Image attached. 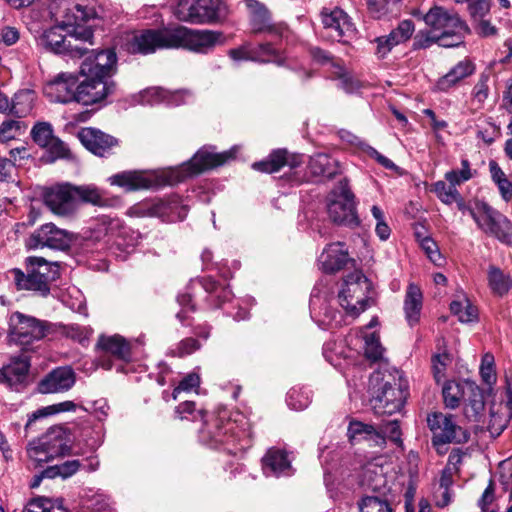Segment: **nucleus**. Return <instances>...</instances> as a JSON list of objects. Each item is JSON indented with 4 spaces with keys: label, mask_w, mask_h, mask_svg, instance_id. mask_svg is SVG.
<instances>
[{
    "label": "nucleus",
    "mask_w": 512,
    "mask_h": 512,
    "mask_svg": "<svg viewBox=\"0 0 512 512\" xmlns=\"http://www.w3.org/2000/svg\"><path fill=\"white\" fill-rule=\"evenodd\" d=\"M224 43L223 33L209 29H190L182 25L161 29L134 31L127 35L126 49L132 54H151L158 49H186L199 54L209 53Z\"/></svg>",
    "instance_id": "1"
},
{
    "label": "nucleus",
    "mask_w": 512,
    "mask_h": 512,
    "mask_svg": "<svg viewBox=\"0 0 512 512\" xmlns=\"http://www.w3.org/2000/svg\"><path fill=\"white\" fill-rule=\"evenodd\" d=\"M430 31H420L415 36L414 47L425 49L433 43L443 47H456L463 43L469 33V27L457 13L448 11L441 6H434L424 16Z\"/></svg>",
    "instance_id": "2"
},
{
    "label": "nucleus",
    "mask_w": 512,
    "mask_h": 512,
    "mask_svg": "<svg viewBox=\"0 0 512 512\" xmlns=\"http://www.w3.org/2000/svg\"><path fill=\"white\" fill-rule=\"evenodd\" d=\"M49 11L54 21L71 28L70 38L75 42L94 45V33L87 21L96 16L93 0H52Z\"/></svg>",
    "instance_id": "3"
},
{
    "label": "nucleus",
    "mask_w": 512,
    "mask_h": 512,
    "mask_svg": "<svg viewBox=\"0 0 512 512\" xmlns=\"http://www.w3.org/2000/svg\"><path fill=\"white\" fill-rule=\"evenodd\" d=\"M235 155L236 148L218 153L214 146H204L188 162L168 170L165 174V182L168 185L182 182L188 177L227 163L234 159Z\"/></svg>",
    "instance_id": "4"
},
{
    "label": "nucleus",
    "mask_w": 512,
    "mask_h": 512,
    "mask_svg": "<svg viewBox=\"0 0 512 512\" xmlns=\"http://www.w3.org/2000/svg\"><path fill=\"white\" fill-rule=\"evenodd\" d=\"M372 283L359 270L348 274L338 292V302L348 316L358 317L369 306Z\"/></svg>",
    "instance_id": "5"
},
{
    "label": "nucleus",
    "mask_w": 512,
    "mask_h": 512,
    "mask_svg": "<svg viewBox=\"0 0 512 512\" xmlns=\"http://www.w3.org/2000/svg\"><path fill=\"white\" fill-rule=\"evenodd\" d=\"M470 216L485 234L497 238L506 245H512V223L499 211L484 202H476Z\"/></svg>",
    "instance_id": "6"
},
{
    "label": "nucleus",
    "mask_w": 512,
    "mask_h": 512,
    "mask_svg": "<svg viewBox=\"0 0 512 512\" xmlns=\"http://www.w3.org/2000/svg\"><path fill=\"white\" fill-rule=\"evenodd\" d=\"M222 9L221 0H179L174 15L190 24H213L220 19Z\"/></svg>",
    "instance_id": "7"
},
{
    "label": "nucleus",
    "mask_w": 512,
    "mask_h": 512,
    "mask_svg": "<svg viewBox=\"0 0 512 512\" xmlns=\"http://www.w3.org/2000/svg\"><path fill=\"white\" fill-rule=\"evenodd\" d=\"M8 324V342L23 347L43 339L48 331V325L45 321L21 312L12 313Z\"/></svg>",
    "instance_id": "8"
},
{
    "label": "nucleus",
    "mask_w": 512,
    "mask_h": 512,
    "mask_svg": "<svg viewBox=\"0 0 512 512\" xmlns=\"http://www.w3.org/2000/svg\"><path fill=\"white\" fill-rule=\"evenodd\" d=\"M197 416L203 422L199 430V439L203 444L215 449L222 448L229 453H236L237 449L234 447L236 436L233 422L228 421L220 426V421L217 418L205 419L206 415L203 411H198L193 419H196Z\"/></svg>",
    "instance_id": "9"
},
{
    "label": "nucleus",
    "mask_w": 512,
    "mask_h": 512,
    "mask_svg": "<svg viewBox=\"0 0 512 512\" xmlns=\"http://www.w3.org/2000/svg\"><path fill=\"white\" fill-rule=\"evenodd\" d=\"M327 211L334 223L348 226L358 225L354 195L346 179L341 180L331 191Z\"/></svg>",
    "instance_id": "10"
},
{
    "label": "nucleus",
    "mask_w": 512,
    "mask_h": 512,
    "mask_svg": "<svg viewBox=\"0 0 512 512\" xmlns=\"http://www.w3.org/2000/svg\"><path fill=\"white\" fill-rule=\"evenodd\" d=\"M70 32L71 28L62 27L57 23V25L44 30L38 41L46 50L55 54L80 57L88 51L85 46L87 43H73L75 38H70Z\"/></svg>",
    "instance_id": "11"
},
{
    "label": "nucleus",
    "mask_w": 512,
    "mask_h": 512,
    "mask_svg": "<svg viewBox=\"0 0 512 512\" xmlns=\"http://www.w3.org/2000/svg\"><path fill=\"white\" fill-rule=\"evenodd\" d=\"M76 235L66 229L59 228L54 223H45L37 228L29 237V248H49L64 251L70 248Z\"/></svg>",
    "instance_id": "12"
},
{
    "label": "nucleus",
    "mask_w": 512,
    "mask_h": 512,
    "mask_svg": "<svg viewBox=\"0 0 512 512\" xmlns=\"http://www.w3.org/2000/svg\"><path fill=\"white\" fill-rule=\"evenodd\" d=\"M117 72V55L114 49L92 50L82 61L79 74L81 77L112 80Z\"/></svg>",
    "instance_id": "13"
},
{
    "label": "nucleus",
    "mask_w": 512,
    "mask_h": 512,
    "mask_svg": "<svg viewBox=\"0 0 512 512\" xmlns=\"http://www.w3.org/2000/svg\"><path fill=\"white\" fill-rule=\"evenodd\" d=\"M427 425L433 433L434 446L439 447L452 442L462 443L469 439V434L454 423L452 416L440 412L431 413L427 416Z\"/></svg>",
    "instance_id": "14"
},
{
    "label": "nucleus",
    "mask_w": 512,
    "mask_h": 512,
    "mask_svg": "<svg viewBox=\"0 0 512 512\" xmlns=\"http://www.w3.org/2000/svg\"><path fill=\"white\" fill-rule=\"evenodd\" d=\"M76 87V102L84 106L103 103L110 95L116 92L117 84L114 80L82 77Z\"/></svg>",
    "instance_id": "15"
},
{
    "label": "nucleus",
    "mask_w": 512,
    "mask_h": 512,
    "mask_svg": "<svg viewBox=\"0 0 512 512\" xmlns=\"http://www.w3.org/2000/svg\"><path fill=\"white\" fill-rule=\"evenodd\" d=\"M96 349L98 351V365L106 370L113 367L110 357L119 361H128L131 357L130 344L120 335L100 336L98 338Z\"/></svg>",
    "instance_id": "16"
},
{
    "label": "nucleus",
    "mask_w": 512,
    "mask_h": 512,
    "mask_svg": "<svg viewBox=\"0 0 512 512\" xmlns=\"http://www.w3.org/2000/svg\"><path fill=\"white\" fill-rule=\"evenodd\" d=\"M43 197L45 205L55 215L70 217L78 210V202L70 183L56 185L47 189Z\"/></svg>",
    "instance_id": "17"
},
{
    "label": "nucleus",
    "mask_w": 512,
    "mask_h": 512,
    "mask_svg": "<svg viewBox=\"0 0 512 512\" xmlns=\"http://www.w3.org/2000/svg\"><path fill=\"white\" fill-rule=\"evenodd\" d=\"M245 4L248 9L251 30L254 34L282 35L285 26L273 22L271 12L265 4L257 0H246Z\"/></svg>",
    "instance_id": "18"
},
{
    "label": "nucleus",
    "mask_w": 512,
    "mask_h": 512,
    "mask_svg": "<svg viewBox=\"0 0 512 512\" xmlns=\"http://www.w3.org/2000/svg\"><path fill=\"white\" fill-rule=\"evenodd\" d=\"M134 209L139 215L159 217L168 222L181 221L187 216V209L180 205L178 198L160 199Z\"/></svg>",
    "instance_id": "19"
},
{
    "label": "nucleus",
    "mask_w": 512,
    "mask_h": 512,
    "mask_svg": "<svg viewBox=\"0 0 512 512\" xmlns=\"http://www.w3.org/2000/svg\"><path fill=\"white\" fill-rule=\"evenodd\" d=\"M77 78L72 73H60L44 86V95L55 103L76 102Z\"/></svg>",
    "instance_id": "20"
},
{
    "label": "nucleus",
    "mask_w": 512,
    "mask_h": 512,
    "mask_svg": "<svg viewBox=\"0 0 512 512\" xmlns=\"http://www.w3.org/2000/svg\"><path fill=\"white\" fill-rule=\"evenodd\" d=\"M81 143L93 154L105 157L118 146V140L95 128H83L79 134Z\"/></svg>",
    "instance_id": "21"
},
{
    "label": "nucleus",
    "mask_w": 512,
    "mask_h": 512,
    "mask_svg": "<svg viewBox=\"0 0 512 512\" xmlns=\"http://www.w3.org/2000/svg\"><path fill=\"white\" fill-rule=\"evenodd\" d=\"M359 484L365 491H371L381 496H385L389 490L384 468L377 461H370L362 467Z\"/></svg>",
    "instance_id": "22"
},
{
    "label": "nucleus",
    "mask_w": 512,
    "mask_h": 512,
    "mask_svg": "<svg viewBox=\"0 0 512 512\" xmlns=\"http://www.w3.org/2000/svg\"><path fill=\"white\" fill-rule=\"evenodd\" d=\"M302 162L301 155L290 154L286 149H277L270 153L265 160L253 163L252 168L264 173H274L284 166L296 168Z\"/></svg>",
    "instance_id": "23"
},
{
    "label": "nucleus",
    "mask_w": 512,
    "mask_h": 512,
    "mask_svg": "<svg viewBox=\"0 0 512 512\" xmlns=\"http://www.w3.org/2000/svg\"><path fill=\"white\" fill-rule=\"evenodd\" d=\"M408 386H383L381 394L375 399L374 407L385 414L400 412L404 407Z\"/></svg>",
    "instance_id": "24"
},
{
    "label": "nucleus",
    "mask_w": 512,
    "mask_h": 512,
    "mask_svg": "<svg viewBox=\"0 0 512 512\" xmlns=\"http://www.w3.org/2000/svg\"><path fill=\"white\" fill-rule=\"evenodd\" d=\"M322 23L326 31L325 37L340 42L347 32L352 30L348 15L339 8L329 13H322Z\"/></svg>",
    "instance_id": "25"
},
{
    "label": "nucleus",
    "mask_w": 512,
    "mask_h": 512,
    "mask_svg": "<svg viewBox=\"0 0 512 512\" xmlns=\"http://www.w3.org/2000/svg\"><path fill=\"white\" fill-rule=\"evenodd\" d=\"M262 470L266 476H289L292 472L291 461L284 450L271 448L262 458Z\"/></svg>",
    "instance_id": "26"
},
{
    "label": "nucleus",
    "mask_w": 512,
    "mask_h": 512,
    "mask_svg": "<svg viewBox=\"0 0 512 512\" xmlns=\"http://www.w3.org/2000/svg\"><path fill=\"white\" fill-rule=\"evenodd\" d=\"M344 244L336 242L329 244L319 257V265L326 273H335L343 269L349 261Z\"/></svg>",
    "instance_id": "27"
},
{
    "label": "nucleus",
    "mask_w": 512,
    "mask_h": 512,
    "mask_svg": "<svg viewBox=\"0 0 512 512\" xmlns=\"http://www.w3.org/2000/svg\"><path fill=\"white\" fill-rule=\"evenodd\" d=\"M77 202L98 207H110L118 202V198H108L105 191L94 184L72 185Z\"/></svg>",
    "instance_id": "28"
},
{
    "label": "nucleus",
    "mask_w": 512,
    "mask_h": 512,
    "mask_svg": "<svg viewBox=\"0 0 512 512\" xmlns=\"http://www.w3.org/2000/svg\"><path fill=\"white\" fill-rule=\"evenodd\" d=\"M30 369V359L25 356L12 357L10 362L0 369V382L22 384L26 381Z\"/></svg>",
    "instance_id": "29"
},
{
    "label": "nucleus",
    "mask_w": 512,
    "mask_h": 512,
    "mask_svg": "<svg viewBox=\"0 0 512 512\" xmlns=\"http://www.w3.org/2000/svg\"><path fill=\"white\" fill-rule=\"evenodd\" d=\"M308 171L315 178L332 179L340 174L341 167L338 160L328 154L318 153L310 157Z\"/></svg>",
    "instance_id": "30"
},
{
    "label": "nucleus",
    "mask_w": 512,
    "mask_h": 512,
    "mask_svg": "<svg viewBox=\"0 0 512 512\" xmlns=\"http://www.w3.org/2000/svg\"><path fill=\"white\" fill-rule=\"evenodd\" d=\"M65 429L60 426L50 428L43 436L37 441L40 447L48 450V453L54 458L57 456H64L70 453V447L65 442Z\"/></svg>",
    "instance_id": "31"
},
{
    "label": "nucleus",
    "mask_w": 512,
    "mask_h": 512,
    "mask_svg": "<svg viewBox=\"0 0 512 512\" xmlns=\"http://www.w3.org/2000/svg\"><path fill=\"white\" fill-rule=\"evenodd\" d=\"M111 185L124 188L126 191L148 189L152 187L153 180L140 171H124L109 177Z\"/></svg>",
    "instance_id": "32"
},
{
    "label": "nucleus",
    "mask_w": 512,
    "mask_h": 512,
    "mask_svg": "<svg viewBox=\"0 0 512 512\" xmlns=\"http://www.w3.org/2000/svg\"><path fill=\"white\" fill-rule=\"evenodd\" d=\"M10 273L18 290H31L43 297L49 294L50 286L44 280H41L30 268H28L27 275L20 269H13Z\"/></svg>",
    "instance_id": "33"
},
{
    "label": "nucleus",
    "mask_w": 512,
    "mask_h": 512,
    "mask_svg": "<svg viewBox=\"0 0 512 512\" xmlns=\"http://www.w3.org/2000/svg\"><path fill=\"white\" fill-rule=\"evenodd\" d=\"M475 71V65L472 61L464 59L457 63L451 70L441 77L436 84V87L440 91H448L454 87L461 80L469 77Z\"/></svg>",
    "instance_id": "34"
},
{
    "label": "nucleus",
    "mask_w": 512,
    "mask_h": 512,
    "mask_svg": "<svg viewBox=\"0 0 512 512\" xmlns=\"http://www.w3.org/2000/svg\"><path fill=\"white\" fill-rule=\"evenodd\" d=\"M466 396H464V413L466 417L473 421H478L485 409L484 390L481 386H465Z\"/></svg>",
    "instance_id": "35"
},
{
    "label": "nucleus",
    "mask_w": 512,
    "mask_h": 512,
    "mask_svg": "<svg viewBox=\"0 0 512 512\" xmlns=\"http://www.w3.org/2000/svg\"><path fill=\"white\" fill-rule=\"evenodd\" d=\"M422 308V292L415 284L408 286L405 301L404 311L406 320L410 326H414L420 319V312Z\"/></svg>",
    "instance_id": "36"
},
{
    "label": "nucleus",
    "mask_w": 512,
    "mask_h": 512,
    "mask_svg": "<svg viewBox=\"0 0 512 512\" xmlns=\"http://www.w3.org/2000/svg\"><path fill=\"white\" fill-rule=\"evenodd\" d=\"M188 91H169L161 87H153L144 91L143 97L150 104L166 102L168 105H180L184 103V98Z\"/></svg>",
    "instance_id": "37"
},
{
    "label": "nucleus",
    "mask_w": 512,
    "mask_h": 512,
    "mask_svg": "<svg viewBox=\"0 0 512 512\" xmlns=\"http://www.w3.org/2000/svg\"><path fill=\"white\" fill-rule=\"evenodd\" d=\"M200 386H175L171 396L174 400H182L179 406L176 408V413L182 415L184 412L189 414L194 411V402L189 398L192 393L198 394V388ZM184 419V416H180Z\"/></svg>",
    "instance_id": "38"
},
{
    "label": "nucleus",
    "mask_w": 512,
    "mask_h": 512,
    "mask_svg": "<svg viewBox=\"0 0 512 512\" xmlns=\"http://www.w3.org/2000/svg\"><path fill=\"white\" fill-rule=\"evenodd\" d=\"M23 512H67V510L63 507L61 499L37 497L27 503Z\"/></svg>",
    "instance_id": "39"
},
{
    "label": "nucleus",
    "mask_w": 512,
    "mask_h": 512,
    "mask_svg": "<svg viewBox=\"0 0 512 512\" xmlns=\"http://www.w3.org/2000/svg\"><path fill=\"white\" fill-rule=\"evenodd\" d=\"M488 280L490 288L498 295L506 294L512 286L510 277L495 266L489 267Z\"/></svg>",
    "instance_id": "40"
},
{
    "label": "nucleus",
    "mask_w": 512,
    "mask_h": 512,
    "mask_svg": "<svg viewBox=\"0 0 512 512\" xmlns=\"http://www.w3.org/2000/svg\"><path fill=\"white\" fill-rule=\"evenodd\" d=\"M77 405L73 401H63L57 404L42 407L31 414L26 424L28 428L31 423L39 418L51 416L61 412L75 411Z\"/></svg>",
    "instance_id": "41"
},
{
    "label": "nucleus",
    "mask_w": 512,
    "mask_h": 512,
    "mask_svg": "<svg viewBox=\"0 0 512 512\" xmlns=\"http://www.w3.org/2000/svg\"><path fill=\"white\" fill-rule=\"evenodd\" d=\"M75 373L70 366H61L49 372L39 384H74Z\"/></svg>",
    "instance_id": "42"
},
{
    "label": "nucleus",
    "mask_w": 512,
    "mask_h": 512,
    "mask_svg": "<svg viewBox=\"0 0 512 512\" xmlns=\"http://www.w3.org/2000/svg\"><path fill=\"white\" fill-rule=\"evenodd\" d=\"M287 404L290 408L300 411L311 402L310 394L303 386H293L287 393Z\"/></svg>",
    "instance_id": "43"
},
{
    "label": "nucleus",
    "mask_w": 512,
    "mask_h": 512,
    "mask_svg": "<svg viewBox=\"0 0 512 512\" xmlns=\"http://www.w3.org/2000/svg\"><path fill=\"white\" fill-rule=\"evenodd\" d=\"M450 310L462 323H469L477 319V308L468 299L453 301L450 304Z\"/></svg>",
    "instance_id": "44"
},
{
    "label": "nucleus",
    "mask_w": 512,
    "mask_h": 512,
    "mask_svg": "<svg viewBox=\"0 0 512 512\" xmlns=\"http://www.w3.org/2000/svg\"><path fill=\"white\" fill-rule=\"evenodd\" d=\"M360 512H392L387 499L381 495H367L359 503Z\"/></svg>",
    "instance_id": "45"
},
{
    "label": "nucleus",
    "mask_w": 512,
    "mask_h": 512,
    "mask_svg": "<svg viewBox=\"0 0 512 512\" xmlns=\"http://www.w3.org/2000/svg\"><path fill=\"white\" fill-rule=\"evenodd\" d=\"M364 353L367 359L376 362L382 359L384 348L380 343L379 335L375 332L364 335Z\"/></svg>",
    "instance_id": "46"
},
{
    "label": "nucleus",
    "mask_w": 512,
    "mask_h": 512,
    "mask_svg": "<svg viewBox=\"0 0 512 512\" xmlns=\"http://www.w3.org/2000/svg\"><path fill=\"white\" fill-rule=\"evenodd\" d=\"M442 395L446 407L455 409L464 402L466 396L465 386H443Z\"/></svg>",
    "instance_id": "47"
},
{
    "label": "nucleus",
    "mask_w": 512,
    "mask_h": 512,
    "mask_svg": "<svg viewBox=\"0 0 512 512\" xmlns=\"http://www.w3.org/2000/svg\"><path fill=\"white\" fill-rule=\"evenodd\" d=\"M414 30L415 26L411 20H403L387 35V37L395 47L407 41L412 36Z\"/></svg>",
    "instance_id": "48"
},
{
    "label": "nucleus",
    "mask_w": 512,
    "mask_h": 512,
    "mask_svg": "<svg viewBox=\"0 0 512 512\" xmlns=\"http://www.w3.org/2000/svg\"><path fill=\"white\" fill-rule=\"evenodd\" d=\"M436 194L438 199L444 204H452L455 200L459 199V191L457 188L450 186L445 181H437L433 184L431 189Z\"/></svg>",
    "instance_id": "49"
},
{
    "label": "nucleus",
    "mask_w": 512,
    "mask_h": 512,
    "mask_svg": "<svg viewBox=\"0 0 512 512\" xmlns=\"http://www.w3.org/2000/svg\"><path fill=\"white\" fill-rule=\"evenodd\" d=\"M28 261V268L35 272L41 280H44L47 285L55 279V271H52L51 265L44 258L31 257Z\"/></svg>",
    "instance_id": "50"
},
{
    "label": "nucleus",
    "mask_w": 512,
    "mask_h": 512,
    "mask_svg": "<svg viewBox=\"0 0 512 512\" xmlns=\"http://www.w3.org/2000/svg\"><path fill=\"white\" fill-rule=\"evenodd\" d=\"M461 170H451L445 173V180L450 186L457 188V185L464 183L472 178L470 163L467 159H462Z\"/></svg>",
    "instance_id": "51"
},
{
    "label": "nucleus",
    "mask_w": 512,
    "mask_h": 512,
    "mask_svg": "<svg viewBox=\"0 0 512 512\" xmlns=\"http://www.w3.org/2000/svg\"><path fill=\"white\" fill-rule=\"evenodd\" d=\"M450 363L451 356L445 351L432 357V373L437 384L444 381L445 371Z\"/></svg>",
    "instance_id": "52"
},
{
    "label": "nucleus",
    "mask_w": 512,
    "mask_h": 512,
    "mask_svg": "<svg viewBox=\"0 0 512 512\" xmlns=\"http://www.w3.org/2000/svg\"><path fill=\"white\" fill-rule=\"evenodd\" d=\"M25 126L19 120H7L0 125V142H7L20 136Z\"/></svg>",
    "instance_id": "53"
},
{
    "label": "nucleus",
    "mask_w": 512,
    "mask_h": 512,
    "mask_svg": "<svg viewBox=\"0 0 512 512\" xmlns=\"http://www.w3.org/2000/svg\"><path fill=\"white\" fill-rule=\"evenodd\" d=\"M32 139L41 147H46L54 137L52 126L47 122H39L31 130Z\"/></svg>",
    "instance_id": "54"
},
{
    "label": "nucleus",
    "mask_w": 512,
    "mask_h": 512,
    "mask_svg": "<svg viewBox=\"0 0 512 512\" xmlns=\"http://www.w3.org/2000/svg\"><path fill=\"white\" fill-rule=\"evenodd\" d=\"M228 55L235 61H265L268 60L264 58L260 53L253 50L249 44L242 45L238 48L230 49L228 51Z\"/></svg>",
    "instance_id": "55"
},
{
    "label": "nucleus",
    "mask_w": 512,
    "mask_h": 512,
    "mask_svg": "<svg viewBox=\"0 0 512 512\" xmlns=\"http://www.w3.org/2000/svg\"><path fill=\"white\" fill-rule=\"evenodd\" d=\"M347 435L350 441L356 440L359 436L364 438L379 436L380 433L369 424L362 423L360 421H351L348 426Z\"/></svg>",
    "instance_id": "56"
},
{
    "label": "nucleus",
    "mask_w": 512,
    "mask_h": 512,
    "mask_svg": "<svg viewBox=\"0 0 512 512\" xmlns=\"http://www.w3.org/2000/svg\"><path fill=\"white\" fill-rule=\"evenodd\" d=\"M479 370L482 381L485 384H494L496 382L494 356L492 354L486 353L483 355Z\"/></svg>",
    "instance_id": "57"
},
{
    "label": "nucleus",
    "mask_w": 512,
    "mask_h": 512,
    "mask_svg": "<svg viewBox=\"0 0 512 512\" xmlns=\"http://www.w3.org/2000/svg\"><path fill=\"white\" fill-rule=\"evenodd\" d=\"M336 68L335 75L339 79L340 87L347 93H353L358 90L360 85L343 67L333 64Z\"/></svg>",
    "instance_id": "58"
},
{
    "label": "nucleus",
    "mask_w": 512,
    "mask_h": 512,
    "mask_svg": "<svg viewBox=\"0 0 512 512\" xmlns=\"http://www.w3.org/2000/svg\"><path fill=\"white\" fill-rule=\"evenodd\" d=\"M45 148H47V151L50 154L51 162L59 158H67L70 154L66 144L56 137H53Z\"/></svg>",
    "instance_id": "59"
},
{
    "label": "nucleus",
    "mask_w": 512,
    "mask_h": 512,
    "mask_svg": "<svg viewBox=\"0 0 512 512\" xmlns=\"http://www.w3.org/2000/svg\"><path fill=\"white\" fill-rule=\"evenodd\" d=\"M489 74L482 73L479 77L478 82L473 88V100L482 105L485 100L488 98L489 95V87H488V81H489Z\"/></svg>",
    "instance_id": "60"
},
{
    "label": "nucleus",
    "mask_w": 512,
    "mask_h": 512,
    "mask_svg": "<svg viewBox=\"0 0 512 512\" xmlns=\"http://www.w3.org/2000/svg\"><path fill=\"white\" fill-rule=\"evenodd\" d=\"M371 213L377 221L375 228L376 234L381 240H387L390 236L391 230L384 220L383 211L380 209V207L374 205L371 208Z\"/></svg>",
    "instance_id": "61"
},
{
    "label": "nucleus",
    "mask_w": 512,
    "mask_h": 512,
    "mask_svg": "<svg viewBox=\"0 0 512 512\" xmlns=\"http://www.w3.org/2000/svg\"><path fill=\"white\" fill-rule=\"evenodd\" d=\"M420 246L431 262L435 265H441L442 257L434 240L427 236L423 237V239L420 240Z\"/></svg>",
    "instance_id": "62"
},
{
    "label": "nucleus",
    "mask_w": 512,
    "mask_h": 512,
    "mask_svg": "<svg viewBox=\"0 0 512 512\" xmlns=\"http://www.w3.org/2000/svg\"><path fill=\"white\" fill-rule=\"evenodd\" d=\"M27 451L29 457L38 464L54 459V457L48 453L47 449L40 447V444L37 440L29 443Z\"/></svg>",
    "instance_id": "63"
},
{
    "label": "nucleus",
    "mask_w": 512,
    "mask_h": 512,
    "mask_svg": "<svg viewBox=\"0 0 512 512\" xmlns=\"http://www.w3.org/2000/svg\"><path fill=\"white\" fill-rule=\"evenodd\" d=\"M470 15L477 20L484 18L490 10V3L488 0H467Z\"/></svg>",
    "instance_id": "64"
}]
</instances>
